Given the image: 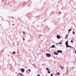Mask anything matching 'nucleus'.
I'll return each mask as SVG.
<instances>
[{
	"label": "nucleus",
	"instance_id": "nucleus-1",
	"mask_svg": "<svg viewBox=\"0 0 76 76\" xmlns=\"http://www.w3.org/2000/svg\"><path fill=\"white\" fill-rule=\"evenodd\" d=\"M65 44L66 45V47H67L68 48H72V46H69V44H68V40L65 42Z\"/></svg>",
	"mask_w": 76,
	"mask_h": 76
},
{
	"label": "nucleus",
	"instance_id": "nucleus-2",
	"mask_svg": "<svg viewBox=\"0 0 76 76\" xmlns=\"http://www.w3.org/2000/svg\"><path fill=\"white\" fill-rule=\"evenodd\" d=\"M46 56L48 57H51V54L49 53H46Z\"/></svg>",
	"mask_w": 76,
	"mask_h": 76
},
{
	"label": "nucleus",
	"instance_id": "nucleus-3",
	"mask_svg": "<svg viewBox=\"0 0 76 76\" xmlns=\"http://www.w3.org/2000/svg\"><path fill=\"white\" fill-rule=\"evenodd\" d=\"M21 70L22 73H24L25 72V69H21Z\"/></svg>",
	"mask_w": 76,
	"mask_h": 76
},
{
	"label": "nucleus",
	"instance_id": "nucleus-4",
	"mask_svg": "<svg viewBox=\"0 0 76 76\" xmlns=\"http://www.w3.org/2000/svg\"><path fill=\"white\" fill-rule=\"evenodd\" d=\"M56 37L58 39H60V38H61V37H60V36L59 35H57L56 36Z\"/></svg>",
	"mask_w": 76,
	"mask_h": 76
},
{
	"label": "nucleus",
	"instance_id": "nucleus-5",
	"mask_svg": "<svg viewBox=\"0 0 76 76\" xmlns=\"http://www.w3.org/2000/svg\"><path fill=\"white\" fill-rule=\"evenodd\" d=\"M57 52H58V53H62V51H61V50H57Z\"/></svg>",
	"mask_w": 76,
	"mask_h": 76
},
{
	"label": "nucleus",
	"instance_id": "nucleus-6",
	"mask_svg": "<svg viewBox=\"0 0 76 76\" xmlns=\"http://www.w3.org/2000/svg\"><path fill=\"white\" fill-rule=\"evenodd\" d=\"M54 54H56V55H58V53H57V52H54Z\"/></svg>",
	"mask_w": 76,
	"mask_h": 76
},
{
	"label": "nucleus",
	"instance_id": "nucleus-7",
	"mask_svg": "<svg viewBox=\"0 0 76 76\" xmlns=\"http://www.w3.org/2000/svg\"><path fill=\"white\" fill-rule=\"evenodd\" d=\"M56 74H57V75H60V73L59 72H57L56 73Z\"/></svg>",
	"mask_w": 76,
	"mask_h": 76
},
{
	"label": "nucleus",
	"instance_id": "nucleus-8",
	"mask_svg": "<svg viewBox=\"0 0 76 76\" xmlns=\"http://www.w3.org/2000/svg\"><path fill=\"white\" fill-rule=\"evenodd\" d=\"M52 48H54V47H55V45H53L52 46Z\"/></svg>",
	"mask_w": 76,
	"mask_h": 76
},
{
	"label": "nucleus",
	"instance_id": "nucleus-9",
	"mask_svg": "<svg viewBox=\"0 0 76 76\" xmlns=\"http://www.w3.org/2000/svg\"><path fill=\"white\" fill-rule=\"evenodd\" d=\"M72 31V29H70L69 30H68V31L70 32V31Z\"/></svg>",
	"mask_w": 76,
	"mask_h": 76
},
{
	"label": "nucleus",
	"instance_id": "nucleus-10",
	"mask_svg": "<svg viewBox=\"0 0 76 76\" xmlns=\"http://www.w3.org/2000/svg\"><path fill=\"white\" fill-rule=\"evenodd\" d=\"M46 70H50H50L49 69H48V68H46Z\"/></svg>",
	"mask_w": 76,
	"mask_h": 76
},
{
	"label": "nucleus",
	"instance_id": "nucleus-11",
	"mask_svg": "<svg viewBox=\"0 0 76 76\" xmlns=\"http://www.w3.org/2000/svg\"><path fill=\"white\" fill-rule=\"evenodd\" d=\"M75 31H73L72 32V34H73V35H74V34H75Z\"/></svg>",
	"mask_w": 76,
	"mask_h": 76
},
{
	"label": "nucleus",
	"instance_id": "nucleus-12",
	"mask_svg": "<svg viewBox=\"0 0 76 76\" xmlns=\"http://www.w3.org/2000/svg\"><path fill=\"white\" fill-rule=\"evenodd\" d=\"M12 54H16V52H14V51H13V53H12Z\"/></svg>",
	"mask_w": 76,
	"mask_h": 76
},
{
	"label": "nucleus",
	"instance_id": "nucleus-13",
	"mask_svg": "<svg viewBox=\"0 0 76 76\" xmlns=\"http://www.w3.org/2000/svg\"><path fill=\"white\" fill-rule=\"evenodd\" d=\"M61 69H64V67H61Z\"/></svg>",
	"mask_w": 76,
	"mask_h": 76
},
{
	"label": "nucleus",
	"instance_id": "nucleus-14",
	"mask_svg": "<svg viewBox=\"0 0 76 76\" xmlns=\"http://www.w3.org/2000/svg\"><path fill=\"white\" fill-rule=\"evenodd\" d=\"M48 73L50 74V71H48Z\"/></svg>",
	"mask_w": 76,
	"mask_h": 76
},
{
	"label": "nucleus",
	"instance_id": "nucleus-15",
	"mask_svg": "<svg viewBox=\"0 0 76 76\" xmlns=\"http://www.w3.org/2000/svg\"><path fill=\"white\" fill-rule=\"evenodd\" d=\"M67 37H68V35H66L65 37H66V38H67Z\"/></svg>",
	"mask_w": 76,
	"mask_h": 76
},
{
	"label": "nucleus",
	"instance_id": "nucleus-16",
	"mask_svg": "<svg viewBox=\"0 0 76 76\" xmlns=\"http://www.w3.org/2000/svg\"><path fill=\"white\" fill-rule=\"evenodd\" d=\"M71 42L72 43L73 42V40L72 39H71Z\"/></svg>",
	"mask_w": 76,
	"mask_h": 76
},
{
	"label": "nucleus",
	"instance_id": "nucleus-17",
	"mask_svg": "<svg viewBox=\"0 0 76 76\" xmlns=\"http://www.w3.org/2000/svg\"><path fill=\"white\" fill-rule=\"evenodd\" d=\"M66 72H69V71H68V68H67V71H66Z\"/></svg>",
	"mask_w": 76,
	"mask_h": 76
},
{
	"label": "nucleus",
	"instance_id": "nucleus-18",
	"mask_svg": "<svg viewBox=\"0 0 76 76\" xmlns=\"http://www.w3.org/2000/svg\"><path fill=\"white\" fill-rule=\"evenodd\" d=\"M62 44V43H58L59 44Z\"/></svg>",
	"mask_w": 76,
	"mask_h": 76
},
{
	"label": "nucleus",
	"instance_id": "nucleus-19",
	"mask_svg": "<svg viewBox=\"0 0 76 76\" xmlns=\"http://www.w3.org/2000/svg\"><path fill=\"white\" fill-rule=\"evenodd\" d=\"M21 76H23V74H20Z\"/></svg>",
	"mask_w": 76,
	"mask_h": 76
},
{
	"label": "nucleus",
	"instance_id": "nucleus-20",
	"mask_svg": "<svg viewBox=\"0 0 76 76\" xmlns=\"http://www.w3.org/2000/svg\"><path fill=\"white\" fill-rule=\"evenodd\" d=\"M50 75L51 76H53V74H51V75Z\"/></svg>",
	"mask_w": 76,
	"mask_h": 76
},
{
	"label": "nucleus",
	"instance_id": "nucleus-21",
	"mask_svg": "<svg viewBox=\"0 0 76 76\" xmlns=\"http://www.w3.org/2000/svg\"><path fill=\"white\" fill-rule=\"evenodd\" d=\"M59 66H60L61 67V65H60Z\"/></svg>",
	"mask_w": 76,
	"mask_h": 76
},
{
	"label": "nucleus",
	"instance_id": "nucleus-22",
	"mask_svg": "<svg viewBox=\"0 0 76 76\" xmlns=\"http://www.w3.org/2000/svg\"><path fill=\"white\" fill-rule=\"evenodd\" d=\"M28 70L29 72H31V69H29Z\"/></svg>",
	"mask_w": 76,
	"mask_h": 76
},
{
	"label": "nucleus",
	"instance_id": "nucleus-23",
	"mask_svg": "<svg viewBox=\"0 0 76 76\" xmlns=\"http://www.w3.org/2000/svg\"><path fill=\"white\" fill-rule=\"evenodd\" d=\"M23 41H24V40H25V39L24 38H23Z\"/></svg>",
	"mask_w": 76,
	"mask_h": 76
},
{
	"label": "nucleus",
	"instance_id": "nucleus-24",
	"mask_svg": "<svg viewBox=\"0 0 76 76\" xmlns=\"http://www.w3.org/2000/svg\"><path fill=\"white\" fill-rule=\"evenodd\" d=\"M37 76H40V75H37Z\"/></svg>",
	"mask_w": 76,
	"mask_h": 76
},
{
	"label": "nucleus",
	"instance_id": "nucleus-25",
	"mask_svg": "<svg viewBox=\"0 0 76 76\" xmlns=\"http://www.w3.org/2000/svg\"><path fill=\"white\" fill-rule=\"evenodd\" d=\"M58 44H59L58 43H57L56 44V45H58Z\"/></svg>",
	"mask_w": 76,
	"mask_h": 76
},
{
	"label": "nucleus",
	"instance_id": "nucleus-26",
	"mask_svg": "<svg viewBox=\"0 0 76 76\" xmlns=\"http://www.w3.org/2000/svg\"><path fill=\"white\" fill-rule=\"evenodd\" d=\"M23 34H24V33H25V32H23Z\"/></svg>",
	"mask_w": 76,
	"mask_h": 76
},
{
	"label": "nucleus",
	"instance_id": "nucleus-27",
	"mask_svg": "<svg viewBox=\"0 0 76 76\" xmlns=\"http://www.w3.org/2000/svg\"><path fill=\"white\" fill-rule=\"evenodd\" d=\"M66 38H67V37H65V39H66Z\"/></svg>",
	"mask_w": 76,
	"mask_h": 76
},
{
	"label": "nucleus",
	"instance_id": "nucleus-28",
	"mask_svg": "<svg viewBox=\"0 0 76 76\" xmlns=\"http://www.w3.org/2000/svg\"><path fill=\"white\" fill-rule=\"evenodd\" d=\"M75 54H76V51H75Z\"/></svg>",
	"mask_w": 76,
	"mask_h": 76
},
{
	"label": "nucleus",
	"instance_id": "nucleus-29",
	"mask_svg": "<svg viewBox=\"0 0 76 76\" xmlns=\"http://www.w3.org/2000/svg\"><path fill=\"white\" fill-rule=\"evenodd\" d=\"M40 36H41V35H40Z\"/></svg>",
	"mask_w": 76,
	"mask_h": 76
}]
</instances>
